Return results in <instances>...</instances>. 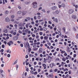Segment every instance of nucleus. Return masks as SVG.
I'll return each instance as SVG.
<instances>
[{"mask_svg":"<svg viewBox=\"0 0 78 78\" xmlns=\"http://www.w3.org/2000/svg\"><path fill=\"white\" fill-rule=\"evenodd\" d=\"M24 46L25 48H26V49H27V48H30V44H29L28 42H27L26 44H24Z\"/></svg>","mask_w":78,"mask_h":78,"instance_id":"obj_1","label":"nucleus"},{"mask_svg":"<svg viewBox=\"0 0 78 78\" xmlns=\"http://www.w3.org/2000/svg\"><path fill=\"white\" fill-rule=\"evenodd\" d=\"M37 2H34L32 3V5H33V7L34 8H36L37 7Z\"/></svg>","mask_w":78,"mask_h":78,"instance_id":"obj_2","label":"nucleus"},{"mask_svg":"<svg viewBox=\"0 0 78 78\" xmlns=\"http://www.w3.org/2000/svg\"><path fill=\"white\" fill-rule=\"evenodd\" d=\"M15 17V16L14 15H12V16H11V21L12 22H14V20L13 19Z\"/></svg>","mask_w":78,"mask_h":78,"instance_id":"obj_3","label":"nucleus"},{"mask_svg":"<svg viewBox=\"0 0 78 78\" xmlns=\"http://www.w3.org/2000/svg\"><path fill=\"white\" fill-rule=\"evenodd\" d=\"M50 66L51 68H52L53 66H55V64L54 63H52L50 64Z\"/></svg>","mask_w":78,"mask_h":78,"instance_id":"obj_4","label":"nucleus"},{"mask_svg":"<svg viewBox=\"0 0 78 78\" xmlns=\"http://www.w3.org/2000/svg\"><path fill=\"white\" fill-rule=\"evenodd\" d=\"M69 14H72L74 12V10L72 9H70L69 11Z\"/></svg>","mask_w":78,"mask_h":78,"instance_id":"obj_5","label":"nucleus"},{"mask_svg":"<svg viewBox=\"0 0 78 78\" xmlns=\"http://www.w3.org/2000/svg\"><path fill=\"white\" fill-rule=\"evenodd\" d=\"M59 11L56 10L55 12H53V13L54 14H58L59 13Z\"/></svg>","mask_w":78,"mask_h":78,"instance_id":"obj_6","label":"nucleus"},{"mask_svg":"<svg viewBox=\"0 0 78 78\" xmlns=\"http://www.w3.org/2000/svg\"><path fill=\"white\" fill-rule=\"evenodd\" d=\"M10 21V19L9 18H6L5 19V21L6 22H9Z\"/></svg>","mask_w":78,"mask_h":78,"instance_id":"obj_7","label":"nucleus"},{"mask_svg":"<svg viewBox=\"0 0 78 78\" xmlns=\"http://www.w3.org/2000/svg\"><path fill=\"white\" fill-rule=\"evenodd\" d=\"M26 24V23H21L20 24V26L21 27H23L24 26V25Z\"/></svg>","mask_w":78,"mask_h":78,"instance_id":"obj_8","label":"nucleus"},{"mask_svg":"<svg viewBox=\"0 0 78 78\" xmlns=\"http://www.w3.org/2000/svg\"><path fill=\"white\" fill-rule=\"evenodd\" d=\"M18 39V37H14L13 38V40L14 41H16Z\"/></svg>","mask_w":78,"mask_h":78,"instance_id":"obj_9","label":"nucleus"},{"mask_svg":"<svg viewBox=\"0 0 78 78\" xmlns=\"http://www.w3.org/2000/svg\"><path fill=\"white\" fill-rule=\"evenodd\" d=\"M67 48H68L67 49V51H68L69 52H70V50L69 49V47H68V46L67 47Z\"/></svg>","mask_w":78,"mask_h":78,"instance_id":"obj_10","label":"nucleus"},{"mask_svg":"<svg viewBox=\"0 0 78 78\" xmlns=\"http://www.w3.org/2000/svg\"><path fill=\"white\" fill-rule=\"evenodd\" d=\"M57 7H56L54 6V7H53L51 8V9H52L53 10H55L56 9Z\"/></svg>","mask_w":78,"mask_h":78,"instance_id":"obj_11","label":"nucleus"},{"mask_svg":"<svg viewBox=\"0 0 78 78\" xmlns=\"http://www.w3.org/2000/svg\"><path fill=\"white\" fill-rule=\"evenodd\" d=\"M53 21H54V22H55L56 23H58V20L57 19H54V20H53Z\"/></svg>","mask_w":78,"mask_h":78,"instance_id":"obj_12","label":"nucleus"},{"mask_svg":"<svg viewBox=\"0 0 78 78\" xmlns=\"http://www.w3.org/2000/svg\"><path fill=\"white\" fill-rule=\"evenodd\" d=\"M27 14V12H25L24 11H23V12H22V15H26Z\"/></svg>","mask_w":78,"mask_h":78,"instance_id":"obj_13","label":"nucleus"},{"mask_svg":"<svg viewBox=\"0 0 78 78\" xmlns=\"http://www.w3.org/2000/svg\"><path fill=\"white\" fill-rule=\"evenodd\" d=\"M39 53H41L42 52V48H40L39 49Z\"/></svg>","mask_w":78,"mask_h":78,"instance_id":"obj_14","label":"nucleus"},{"mask_svg":"<svg viewBox=\"0 0 78 78\" xmlns=\"http://www.w3.org/2000/svg\"><path fill=\"white\" fill-rule=\"evenodd\" d=\"M72 17L73 19H76V16H75V15H73L72 16Z\"/></svg>","mask_w":78,"mask_h":78,"instance_id":"obj_15","label":"nucleus"},{"mask_svg":"<svg viewBox=\"0 0 78 78\" xmlns=\"http://www.w3.org/2000/svg\"><path fill=\"white\" fill-rule=\"evenodd\" d=\"M48 37L47 36H45L44 37V39L45 40H47L48 39Z\"/></svg>","mask_w":78,"mask_h":78,"instance_id":"obj_16","label":"nucleus"},{"mask_svg":"<svg viewBox=\"0 0 78 78\" xmlns=\"http://www.w3.org/2000/svg\"><path fill=\"white\" fill-rule=\"evenodd\" d=\"M7 53H9V54H10L11 53V51H10V49H8V50L7 51Z\"/></svg>","mask_w":78,"mask_h":78,"instance_id":"obj_17","label":"nucleus"},{"mask_svg":"<svg viewBox=\"0 0 78 78\" xmlns=\"http://www.w3.org/2000/svg\"><path fill=\"white\" fill-rule=\"evenodd\" d=\"M21 13H22V12L21 11H19L18 12H17V14H21Z\"/></svg>","mask_w":78,"mask_h":78,"instance_id":"obj_18","label":"nucleus"},{"mask_svg":"<svg viewBox=\"0 0 78 78\" xmlns=\"http://www.w3.org/2000/svg\"><path fill=\"white\" fill-rule=\"evenodd\" d=\"M61 6H62L63 8H65V5L64 3H62L61 4Z\"/></svg>","mask_w":78,"mask_h":78,"instance_id":"obj_19","label":"nucleus"},{"mask_svg":"<svg viewBox=\"0 0 78 78\" xmlns=\"http://www.w3.org/2000/svg\"><path fill=\"white\" fill-rule=\"evenodd\" d=\"M9 13V11H8L7 10L5 11V15L7 14H8Z\"/></svg>","mask_w":78,"mask_h":78,"instance_id":"obj_20","label":"nucleus"},{"mask_svg":"<svg viewBox=\"0 0 78 78\" xmlns=\"http://www.w3.org/2000/svg\"><path fill=\"white\" fill-rule=\"evenodd\" d=\"M9 43H10L11 45H13V42H12V41H10L9 42Z\"/></svg>","mask_w":78,"mask_h":78,"instance_id":"obj_21","label":"nucleus"},{"mask_svg":"<svg viewBox=\"0 0 78 78\" xmlns=\"http://www.w3.org/2000/svg\"><path fill=\"white\" fill-rule=\"evenodd\" d=\"M58 32V35H59L60 36H61L62 34L61 31H59Z\"/></svg>","mask_w":78,"mask_h":78,"instance_id":"obj_22","label":"nucleus"},{"mask_svg":"<svg viewBox=\"0 0 78 78\" xmlns=\"http://www.w3.org/2000/svg\"><path fill=\"white\" fill-rule=\"evenodd\" d=\"M44 61H43V62H46L47 61H46V59L45 58H44Z\"/></svg>","mask_w":78,"mask_h":78,"instance_id":"obj_23","label":"nucleus"},{"mask_svg":"<svg viewBox=\"0 0 78 78\" xmlns=\"http://www.w3.org/2000/svg\"><path fill=\"white\" fill-rule=\"evenodd\" d=\"M29 48V49H28V52H30V51H31V48Z\"/></svg>","mask_w":78,"mask_h":78,"instance_id":"obj_24","label":"nucleus"},{"mask_svg":"<svg viewBox=\"0 0 78 78\" xmlns=\"http://www.w3.org/2000/svg\"><path fill=\"white\" fill-rule=\"evenodd\" d=\"M39 34H40V35H42L43 34V33L42 32H40L39 33Z\"/></svg>","mask_w":78,"mask_h":78,"instance_id":"obj_25","label":"nucleus"},{"mask_svg":"<svg viewBox=\"0 0 78 78\" xmlns=\"http://www.w3.org/2000/svg\"><path fill=\"white\" fill-rule=\"evenodd\" d=\"M43 30H44V31H45L46 30H47V29L46 27H43Z\"/></svg>","mask_w":78,"mask_h":78,"instance_id":"obj_26","label":"nucleus"},{"mask_svg":"<svg viewBox=\"0 0 78 78\" xmlns=\"http://www.w3.org/2000/svg\"><path fill=\"white\" fill-rule=\"evenodd\" d=\"M41 18V16H40V15L38 16H37L38 19H40Z\"/></svg>","mask_w":78,"mask_h":78,"instance_id":"obj_27","label":"nucleus"},{"mask_svg":"<svg viewBox=\"0 0 78 78\" xmlns=\"http://www.w3.org/2000/svg\"><path fill=\"white\" fill-rule=\"evenodd\" d=\"M7 32H8V31H7V30H4V32H5V33H7Z\"/></svg>","mask_w":78,"mask_h":78,"instance_id":"obj_28","label":"nucleus"},{"mask_svg":"<svg viewBox=\"0 0 78 78\" xmlns=\"http://www.w3.org/2000/svg\"><path fill=\"white\" fill-rule=\"evenodd\" d=\"M64 53H66V52L65 51H62L61 52L62 54H63Z\"/></svg>","mask_w":78,"mask_h":78,"instance_id":"obj_29","label":"nucleus"},{"mask_svg":"<svg viewBox=\"0 0 78 78\" xmlns=\"http://www.w3.org/2000/svg\"><path fill=\"white\" fill-rule=\"evenodd\" d=\"M7 44H8V45H9V46H10L11 45V44H10V43L9 42H8L7 43Z\"/></svg>","mask_w":78,"mask_h":78,"instance_id":"obj_30","label":"nucleus"},{"mask_svg":"<svg viewBox=\"0 0 78 78\" xmlns=\"http://www.w3.org/2000/svg\"><path fill=\"white\" fill-rule=\"evenodd\" d=\"M58 71V70L57 69H55L54 70V72H57Z\"/></svg>","mask_w":78,"mask_h":78,"instance_id":"obj_31","label":"nucleus"},{"mask_svg":"<svg viewBox=\"0 0 78 78\" xmlns=\"http://www.w3.org/2000/svg\"><path fill=\"white\" fill-rule=\"evenodd\" d=\"M10 54H8L7 55V57L8 58L10 57Z\"/></svg>","mask_w":78,"mask_h":78,"instance_id":"obj_32","label":"nucleus"},{"mask_svg":"<svg viewBox=\"0 0 78 78\" xmlns=\"http://www.w3.org/2000/svg\"><path fill=\"white\" fill-rule=\"evenodd\" d=\"M42 65L43 66V67H46V65L45 64H43Z\"/></svg>","mask_w":78,"mask_h":78,"instance_id":"obj_33","label":"nucleus"},{"mask_svg":"<svg viewBox=\"0 0 78 78\" xmlns=\"http://www.w3.org/2000/svg\"><path fill=\"white\" fill-rule=\"evenodd\" d=\"M57 54V52H55V53H54L53 54V55H54V56H55V55Z\"/></svg>","mask_w":78,"mask_h":78,"instance_id":"obj_34","label":"nucleus"},{"mask_svg":"<svg viewBox=\"0 0 78 78\" xmlns=\"http://www.w3.org/2000/svg\"><path fill=\"white\" fill-rule=\"evenodd\" d=\"M76 38L77 39L78 38V34L76 35Z\"/></svg>","mask_w":78,"mask_h":78,"instance_id":"obj_35","label":"nucleus"},{"mask_svg":"<svg viewBox=\"0 0 78 78\" xmlns=\"http://www.w3.org/2000/svg\"><path fill=\"white\" fill-rule=\"evenodd\" d=\"M18 32L20 34H22V33H23V32L20 30Z\"/></svg>","mask_w":78,"mask_h":78,"instance_id":"obj_36","label":"nucleus"},{"mask_svg":"<svg viewBox=\"0 0 78 78\" xmlns=\"http://www.w3.org/2000/svg\"><path fill=\"white\" fill-rule=\"evenodd\" d=\"M26 19L27 20H30V17H27L26 18Z\"/></svg>","mask_w":78,"mask_h":78,"instance_id":"obj_37","label":"nucleus"},{"mask_svg":"<svg viewBox=\"0 0 78 78\" xmlns=\"http://www.w3.org/2000/svg\"><path fill=\"white\" fill-rule=\"evenodd\" d=\"M34 20H37V16H34Z\"/></svg>","mask_w":78,"mask_h":78,"instance_id":"obj_38","label":"nucleus"},{"mask_svg":"<svg viewBox=\"0 0 78 78\" xmlns=\"http://www.w3.org/2000/svg\"><path fill=\"white\" fill-rule=\"evenodd\" d=\"M19 66L18 65H16V70L18 68Z\"/></svg>","mask_w":78,"mask_h":78,"instance_id":"obj_39","label":"nucleus"},{"mask_svg":"<svg viewBox=\"0 0 78 78\" xmlns=\"http://www.w3.org/2000/svg\"><path fill=\"white\" fill-rule=\"evenodd\" d=\"M62 29L63 30H64V31H65L66 30L65 27H63Z\"/></svg>","mask_w":78,"mask_h":78,"instance_id":"obj_40","label":"nucleus"},{"mask_svg":"<svg viewBox=\"0 0 78 78\" xmlns=\"http://www.w3.org/2000/svg\"><path fill=\"white\" fill-rule=\"evenodd\" d=\"M66 59L65 58H62V60L63 61H66Z\"/></svg>","mask_w":78,"mask_h":78,"instance_id":"obj_41","label":"nucleus"},{"mask_svg":"<svg viewBox=\"0 0 78 78\" xmlns=\"http://www.w3.org/2000/svg\"><path fill=\"white\" fill-rule=\"evenodd\" d=\"M2 48H5V45H4L3 44L2 45Z\"/></svg>","mask_w":78,"mask_h":78,"instance_id":"obj_42","label":"nucleus"},{"mask_svg":"<svg viewBox=\"0 0 78 78\" xmlns=\"http://www.w3.org/2000/svg\"><path fill=\"white\" fill-rule=\"evenodd\" d=\"M76 57V54H74V55H73V57L74 58H75V57Z\"/></svg>","mask_w":78,"mask_h":78,"instance_id":"obj_43","label":"nucleus"},{"mask_svg":"<svg viewBox=\"0 0 78 78\" xmlns=\"http://www.w3.org/2000/svg\"><path fill=\"white\" fill-rule=\"evenodd\" d=\"M13 34V35H16V32H14Z\"/></svg>","mask_w":78,"mask_h":78,"instance_id":"obj_44","label":"nucleus"},{"mask_svg":"<svg viewBox=\"0 0 78 78\" xmlns=\"http://www.w3.org/2000/svg\"><path fill=\"white\" fill-rule=\"evenodd\" d=\"M17 63V61H15V62H14V65L16 64V63Z\"/></svg>","mask_w":78,"mask_h":78,"instance_id":"obj_45","label":"nucleus"},{"mask_svg":"<svg viewBox=\"0 0 78 78\" xmlns=\"http://www.w3.org/2000/svg\"><path fill=\"white\" fill-rule=\"evenodd\" d=\"M49 76L50 77H53V75H49Z\"/></svg>","mask_w":78,"mask_h":78,"instance_id":"obj_46","label":"nucleus"},{"mask_svg":"<svg viewBox=\"0 0 78 78\" xmlns=\"http://www.w3.org/2000/svg\"><path fill=\"white\" fill-rule=\"evenodd\" d=\"M36 38L37 39L39 37L38 36V35H37L36 36Z\"/></svg>","mask_w":78,"mask_h":78,"instance_id":"obj_47","label":"nucleus"},{"mask_svg":"<svg viewBox=\"0 0 78 78\" xmlns=\"http://www.w3.org/2000/svg\"><path fill=\"white\" fill-rule=\"evenodd\" d=\"M69 76V75L68 74H67V75H66L65 76V77H68Z\"/></svg>","mask_w":78,"mask_h":78,"instance_id":"obj_48","label":"nucleus"},{"mask_svg":"<svg viewBox=\"0 0 78 78\" xmlns=\"http://www.w3.org/2000/svg\"><path fill=\"white\" fill-rule=\"evenodd\" d=\"M46 43V41H43V42H42V43L44 44V43Z\"/></svg>","mask_w":78,"mask_h":78,"instance_id":"obj_49","label":"nucleus"},{"mask_svg":"<svg viewBox=\"0 0 78 78\" xmlns=\"http://www.w3.org/2000/svg\"><path fill=\"white\" fill-rule=\"evenodd\" d=\"M37 30H35L34 31V33H37Z\"/></svg>","mask_w":78,"mask_h":78,"instance_id":"obj_50","label":"nucleus"},{"mask_svg":"<svg viewBox=\"0 0 78 78\" xmlns=\"http://www.w3.org/2000/svg\"><path fill=\"white\" fill-rule=\"evenodd\" d=\"M9 26L10 27H13V25L12 24H10Z\"/></svg>","mask_w":78,"mask_h":78,"instance_id":"obj_51","label":"nucleus"},{"mask_svg":"<svg viewBox=\"0 0 78 78\" xmlns=\"http://www.w3.org/2000/svg\"><path fill=\"white\" fill-rule=\"evenodd\" d=\"M31 73L33 74H34V72L33 71H30Z\"/></svg>","mask_w":78,"mask_h":78,"instance_id":"obj_52","label":"nucleus"},{"mask_svg":"<svg viewBox=\"0 0 78 78\" xmlns=\"http://www.w3.org/2000/svg\"><path fill=\"white\" fill-rule=\"evenodd\" d=\"M28 24H26V27L27 28H28Z\"/></svg>","mask_w":78,"mask_h":78,"instance_id":"obj_53","label":"nucleus"},{"mask_svg":"<svg viewBox=\"0 0 78 78\" xmlns=\"http://www.w3.org/2000/svg\"><path fill=\"white\" fill-rule=\"evenodd\" d=\"M43 38H44V37H43V36H41L40 37V38L41 39H43Z\"/></svg>","mask_w":78,"mask_h":78,"instance_id":"obj_54","label":"nucleus"},{"mask_svg":"<svg viewBox=\"0 0 78 78\" xmlns=\"http://www.w3.org/2000/svg\"><path fill=\"white\" fill-rule=\"evenodd\" d=\"M20 46L22 47H23V44H20Z\"/></svg>","mask_w":78,"mask_h":78,"instance_id":"obj_55","label":"nucleus"},{"mask_svg":"<svg viewBox=\"0 0 78 78\" xmlns=\"http://www.w3.org/2000/svg\"><path fill=\"white\" fill-rule=\"evenodd\" d=\"M4 51V50L3 49H1V52H3Z\"/></svg>","mask_w":78,"mask_h":78,"instance_id":"obj_56","label":"nucleus"},{"mask_svg":"<svg viewBox=\"0 0 78 78\" xmlns=\"http://www.w3.org/2000/svg\"><path fill=\"white\" fill-rule=\"evenodd\" d=\"M2 39H4V40H5V41H6V38H5V37H2Z\"/></svg>","mask_w":78,"mask_h":78,"instance_id":"obj_57","label":"nucleus"},{"mask_svg":"<svg viewBox=\"0 0 78 78\" xmlns=\"http://www.w3.org/2000/svg\"><path fill=\"white\" fill-rule=\"evenodd\" d=\"M48 23H49L50 24H51V21H48Z\"/></svg>","mask_w":78,"mask_h":78,"instance_id":"obj_58","label":"nucleus"},{"mask_svg":"<svg viewBox=\"0 0 78 78\" xmlns=\"http://www.w3.org/2000/svg\"><path fill=\"white\" fill-rule=\"evenodd\" d=\"M28 29H26V30H25V32H27L28 31Z\"/></svg>","mask_w":78,"mask_h":78,"instance_id":"obj_59","label":"nucleus"},{"mask_svg":"<svg viewBox=\"0 0 78 78\" xmlns=\"http://www.w3.org/2000/svg\"><path fill=\"white\" fill-rule=\"evenodd\" d=\"M19 29H20V30H23V27H19Z\"/></svg>","mask_w":78,"mask_h":78,"instance_id":"obj_60","label":"nucleus"},{"mask_svg":"<svg viewBox=\"0 0 78 78\" xmlns=\"http://www.w3.org/2000/svg\"><path fill=\"white\" fill-rule=\"evenodd\" d=\"M37 63L36 62H35L34 63V65H37Z\"/></svg>","mask_w":78,"mask_h":78,"instance_id":"obj_61","label":"nucleus"},{"mask_svg":"<svg viewBox=\"0 0 78 78\" xmlns=\"http://www.w3.org/2000/svg\"><path fill=\"white\" fill-rule=\"evenodd\" d=\"M37 72H35L34 73V75H37Z\"/></svg>","mask_w":78,"mask_h":78,"instance_id":"obj_62","label":"nucleus"},{"mask_svg":"<svg viewBox=\"0 0 78 78\" xmlns=\"http://www.w3.org/2000/svg\"><path fill=\"white\" fill-rule=\"evenodd\" d=\"M13 33V31H10V33L11 34H12Z\"/></svg>","mask_w":78,"mask_h":78,"instance_id":"obj_63","label":"nucleus"},{"mask_svg":"<svg viewBox=\"0 0 78 78\" xmlns=\"http://www.w3.org/2000/svg\"><path fill=\"white\" fill-rule=\"evenodd\" d=\"M3 5H4L5 4V0H3Z\"/></svg>","mask_w":78,"mask_h":78,"instance_id":"obj_64","label":"nucleus"}]
</instances>
